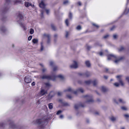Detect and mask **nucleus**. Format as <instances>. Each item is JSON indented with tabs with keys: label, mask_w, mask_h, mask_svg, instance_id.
Returning a JSON list of instances; mask_svg holds the SVG:
<instances>
[{
	"label": "nucleus",
	"mask_w": 129,
	"mask_h": 129,
	"mask_svg": "<svg viewBox=\"0 0 129 129\" xmlns=\"http://www.w3.org/2000/svg\"><path fill=\"white\" fill-rule=\"evenodd\" d=\"M85 82L86 84H88L90 83V81H86Z\"/></svg>",
	"instance_id": "393cba45"
},
{
	"label": "nucleus",
	"mask_w": 129,
	"mask_h": 129,
	"mask_svg": "<svg viewBox=\"0 0 129 129\" xmlns=\"http://www.w3.org/2000/svg\"><path fill=\"white\" fill-rule=\"evenodd\" d=\"M63 116L62 115H61L60 116V118H63Z\"/></svg>",
	"instance_id": "f704fd0d"
},
{
	"label": "nucleus",
	"mask_w": 129,
	"mask_h": 129,
	"mask_svg": "<svg viewBox=\"0 0 129 129\" xmlns=\"http://www.w3.org/2000/svg\"><path fill=\"white\" fill-rule=\"evenodd\" d=\"M129 12V9H126L124 12L125 14H127L128 12Z\"/></svg>",
	"instance_id": "a211bd4d"
},
{
	"label": "nucleus",
	"mask_w": 129,
	"mask_h": 129,
	"mask_svg": "<svg viewBox=\"0 0 129 129\" xmlns=\"http://www.w3.org/2000/svg\"><path fill=\"white\" fill-rule=\"evenodd\" d=\"M119 83L120 84H121V85L122 86H123L124 85V84L123 83V82H122V81L121 80H120L119 81Z\"/></svg>",
	"instance_id": "f8f14e48"
},
{
	"label": "nucleus",
	"mask_w": 129,
	"mask_h": 129,
	"mask_svg": "<svg viewBox=\"0 0 129 129\" xmlns=\"http://www.w3.org/2000/svg\"><path fill=\"white\" fill-rule=\"evenodd\" d=\"M102 54H103V53H102V52H100V55L101 56L102 55Z\"/></svg>",
	"instance_id": "e433bc0d"
},
{
	"label": "nucleus",
	"mask_w": 129,
	"mask_h": 129,
	"mask_svg": "<svg viewBox=\"0 0 129 129\" xmlns=\"http://www.w3.org/2000/svg\"><path fill=\"white\" fill-rule=\"evenodd\" d=\"M121 59H118V60H116L115 61V62L116 63H117L118 62H119L120 61Z\"/></svg>",
	"instance_id": "2eb2a0df"
},
{
	"label": "nucleus",
	"mask_w": 129,
	"mask_h": 129,
	"mask_svg": "<svg viewBox=\"0 0 129 129\" xmlns=\"http://www.w3.org/2000/svg\"><path fill=\"white\" fill-rule=\"evenodd\" d=\"M56 69V68H55L53 69V71H55V70Z\"/></svg>",
	"instance_id": "37998d69"
},
{
	"label": "nucleus",
	"mask_w": 129,
	"mask_h": 129,
	"mask_svg": "<svg viewBox=\"0 0 129 129\" xmlns=\"http://www.w3.org/2000/svg\"><path fill=\"white\" fill-rule=\"evenodd\" d=\"M113 37L114 39H115L117 38V36L116 35H113Z\"/></svg>",
	"instance_id": "b1692460"
},
{
	"label": "nucleus",
	"mask_w": 129,
	"mask_h": 129,
	"mask_svg": "<svg viewBox=\"0 0 129 129\" xmlns=\"http://www.w3.org/2000/svg\"><path fill=\"white\" fill-rule=\"evenodd\" d=\"M46 93V91H45L44 90H41V95H44Z\"/></svg>",
	"instance_id": "0eeeda50"
},
{
	"label": "nucleus",
	"mask_w": 129,
	"mask_h": 129,
	"mask_svg": "<svg viewBox=\"0 0 129 129\" xmlns=\"http://www.w3.org/2000/svg\"><path fill=\"white\" fill-rule=\"evenodd\" d=\"M68 33L67 32H66V37H68Z\"/></svg>",
	"instance_id": "c756f323"
},
{
	"label": "nucleus",
	"mask_w": 129,
	"mask_h": 129,
	"mask_svg": "<svg viewBox=\"0 0 129 129\" xmlns=\"http://www.w3.org/2000/svg\"><path fill=\"white\" fill-rule=\"evenodd\" d=\"M108 35H106L104 37V38H107L108 37Z\"/></svg>",
	"instance_id": "2f4dec72"
},
{
	"label": "nucleus",
	"mask_w": 129,
	"mask_h": 129,
	"mask_svg": "<svg viewBox=\"0 0 129 129\" xmlns=\"http://www.w3.org/2000/svg\"><path fill=\"white\" fill-rule=\"evenodd\" d=\"M25 6L26 7H28L30 6H31L32 7H33V6H34V5H31V4H29L28 2H25Z\"/></svg>",
	"instance_id": "39448f33"
},
{
	"label": "nucleus",
	"mask_w": 129,
	"mask_h": 129,
	"mask_svg": "<svg viewBox=\"0 0 129 129\" xmlns=\"http://www.w3.org/2000/svg\"><path fill=\"white\" fill-rule=\"evenodd\" d=\"M79 91L81 92H83V89H80Z\"/></svg>",
	"instance_id": "cd10ccee"
},
{
	"label": "nucleus",
	"mask_w": 129,
	"mask_h": 129,
	"mask_svg": "<svg viewBox=\"0 0 129 129\" xmlns=\"http://www.w3.org/2000/svg\"><path fill=\"white\" fill-rule=\"evenodd\" d=\"M110 119L112 121H115L116 119V118L113 116H112L110 118Z\"/></svg>",
	"instance_id": "9d476101"
},
{
	"label": "nucleus",
	"mask_w": 129,
	"mask_h": 129,
	"mask_svg": "<svg viewBox=\"0 0 129 129\" xmlns=\"http://www.w3.org/2000/svg\"><path fill=\"white\" fill-rule=\"evenodd\" d=\"M49 107L50 109H51L53 108V105L52 103H50L49 104Z\"/></svg>",
	"instance_id": "1a4fd4ad"
},
{
	"label": "nucleus",
	"mask_w": 129,
	"mask_h": 129,
	"mask_svg": "<svg viewBox=\"0 0 129 129\" xmlns=\"http://www.w3.org/2000/svg\"><path fill=\"white\" fill-rule=\"evenodd\" d=\"M39 6L40 7L42 8H44L45 6L43 1H42L41 3L39 4Z\"/></svg>",
	"instance_id": "20e7f679"
},
{
	"label": "nucleus",
	"mask_w": 129,
	"mask_h": 129,
	"mask_svg": "<svg viewBox=\"0 0 129 129\" xmlns=\"http://www.w3.org/2000/svg\"><path fill=\"white\" fill-rule=\"evenodd\" d=\"M78 4L79 6H81V3L80 2H78Z\"/></svg>",
	"instance_id": "473e14b6"
},
{
	"label": "nucleus",
	"mask_w": 129,
	"mask_h": 129,
	"mask_svg": "<svg viewBox=\"0 0 129 129\" xmlns=\"http://www.w3.org/2000/svg\"><path fill=\"white\" fill-rule=\"evenodd\" d=\"M61 94V93L60 92H59L58 93V95H60Z\"/></svg>",
	"instance_id": "4c0bfd02"
},
{
	"label": "nucleus",
	"mask_w": 129,
	"mask_h": 129,
	"mask_svg": "<svg viewBox=\"0 0 129 129\" xmlns=\"http://www.w3.org/2000/svg\"><path fill=\"white\" fill-rule=\"evenodd\" d=\"M68 3V1L65 2H64V4H65L67 3Z\"/></svg>",
	"instance_id": "a19ab883"
},
{
	"label": "nucleus",
	"mask_w": 129,
	"mask_h": 129,
	"mask_svg": "<svg viewBox=\"0 0 129 129\" xmlns=\"http://www.w3.org/2000/svg\"><path fill=\"white\" fill-rule=\"evenodd\" d=\"M121 129H124V128H122Z\"/></svg>",
	"instance_id": "3c124183"
},
{
	"label": "nucleus",
	"mask_w": 129,
	"mask_h": 129,
	"mask_svg": "<svg viewBox=\"0 0 129 129\" xmlns=\"http://www.w3.org/2000/svg\"><path fill=\"white\" fill-rule=\"evenodd\" d=\"M121 109L123 110H127V108L124 107H121Z\"/></svg>",
	"instance_id": "4468645a"
},
{
	"label": "nucleus",
	"mask_w": 129,
	"mask_h": 129,
	"mask_svg": "<svg viewBox=\"0 0 129 129\" xmlns=\"http://www.w3.org/2000/svg\"><path fill=\"white\" fill-rule=\"evenodd\" d=\"M58 77H59V78L62 79L63 78V76L62 75H60L58 76Z\"/></svg>",
	"instance_id": "6ab92c4d"
},
{
	"label": "nucleus",
	"mask_w": 129,
	"mask_h": 129,
	"mask_svg": "<svg viewBox=\"0 0 129 129\" xmlns=\"http://www.w3.org/2000/svg\"><path fill=\"white\" fill-rule=\"evenodd\" d=\"M78 66L77 62L74 61L73 63L70 66V67L72 68H77Z\"/></svg>",
	"instance_id": "f03ea898"
},
{
	"label": "nucleus",
	"mask_w": 129,
	"mask_h": 129,
	"mask_svg": "<svg viewBox=\"0 0 129 129\" xmlns=\"http://www.w3.org/2000/svg\"><path fill=\"white\" fill-rule=\"evenodd\" d=\"M46 12L47 13V14L49 12V10H46Z\"/></svg>",
	"instance_id": "72a5a7b5"
},
{
	"label": "nucleus",
	"mask_w": 129,
	"mask_h": 129,
	"mask_svg": "<svg viewBox=\"0 0 129 129\" xmlns=\"http://www.w3.org/2000/svg\"><path fill=\"white\" fill-rule=\"evenodd\" d=\"M65 23L67 26H68L69 25L68 21V19H66L65 21Z\"/></svg>",
	"instance_id": "aec40b11"
},
{
	"label": "nucleus",
	"mask_w": 129,
	"mask_h": 129,
	"mask_svg": "<svg viewBox=\"0 0 129 129\" xmlns=\"http://www.w3.org/2000/svg\"><path fill=\"white\" fill-rule=\"evenodd\" d=\"M31 77L29 76H26L24 79V81L27 83H29L31 82Z\"/></svg>",
	"instance_id": "f257e3e1"
},
{
	"label": "nucleus",
	"mask_w": 129,
	"mask_h": 129,
	"mask_svg": "<svg viewBox=\"0 0 129 129\" xmlns=\"http://www.w3.org/2000/svg\"><path fill=\"white\" fill-rule=\"evenodd\" d=\"M97 83V82L95 81H94L93 84L94 85H95Z\"/></svg>",
	"instance_id": "a878e982"
},
{
	"label": "nucleus",
	"mask_w": 129,
	"mask_h": 129,
	"mask_svg": "<svg viewBox=\"0 0 129 129\" xmlns=\"http://www.w3.org/2000/svg\"><path fill=\"white\" fill-rule=\"evenodd\" d=\"M122 100L121 99H119V101L120 102H122Z\"/></svg>",
	"instance_id": "58836bf2"
},
{
	"label": "nucleus",
	"mask_w": 129,
	"mask_h": 129,
	"mask_svg": "<svg viewBox=\"0 0 129 129\" xmlns=\"http://www.w3.org/2000/svg\"><path fill=\"white\" fill-rule=\"evenodd\" d=\"M41 120L40 119L38 120H37V123L38 124H39L40 123Z\"/></svg>",
	"instance_id": "412c9836"
},
{
	"label": "nucleus",
	"mask_w": 129,
	"mask_h": 129,
	"mask_svg": "<svg viewBox=\"0 0 129 129\" xmlns=\"http://www.w3.org/2000/svg\"><path fill=\"white\" fill-rule=\"evenodd\" d=\"M77 105H75V109H77Z\"/></svg>",
	"instance_id": "79ce46f5"
},
{
	"label": "nucleus",
	"mask_w": 129,
	"mask_h": 129,
	"mask_svg": "<svg viewBox=\"0 0 129 129\" xmlns=\"http://www.w3.org/2000/svg\"><path fill=\"white\" fill-rule=\"evenodd\" d=\"M43 49V47H42V48H41V50H42Z\"/></svg>",
	"instance_id": "49530a36"
},
{
	"label": "nucleus",
	"mask_w": 129,
	"mask_h": 129,
	"mask_svg": "<svg viewBox=\"0 0 129 129\" xmlns=\"http://www.w3.org/2000/svg\"><path fill=\"white\" fill-rule=\"evenodd\" d=\"M68 97L69 98H71V97L70 96H68Z\"/></svg>",
	"instance_id": "09e8293b"
},
{
	"label": "nucleus",
	"mask_w": 129,
	"mask_h": 129,
	"mask_svg": "<svg viewBox=\"0 0 129 129\" xmlns=\"http://www.w3.org/2000/svg\"><path fill=\"white\" fill-rule=\"evenodd\" d=\"M124 116L126 118H127L129 117V116L128 114H125L124 115Z\"/></svg>",
	"instance_id": "5701e85b"
},
{
	"label": "nucleus",
	"mask_w": 129,
	"mask_h": 129,
	"mask_svg": "<svg viewBox=\"0 0 129 129\" xmlns=\"http://www.w3.org/2000/svg\"><path fill=\"white\" fill-rule=\"evenodd\" d=\"M114 85L116 87H118L119 86V84L117 83H114Z\"/></svg>",
	"instance_id": "dca6fc26"
},
{
	"label": "nucleus",
	"mask_w": 129,
	"mask_h": 129,
	"mask_svg": "<svg viewBox=\"0 0 129 129\" xmlns=\"http://www.w3.org/2000/svg\"><path fill=\"white\" fill-rule=\"evenodd\" d=\"M38 42V40L37 39H34L32 40V42L34 44H37Z\"/></svg>",
	"instance_id": "423d86ee"
},
{
	"label": "nucleus",
	"mask_w": 129,
	"mask_h": 129,
	"mask_svg": "<svg viewBox=\"0 0 129 129\" xmlns=\"http://www.w3.org/2000/svg\"><path fill=\"white\" fill-rule=\"evenodd\" d=\"M85 63L86 66L87 67H90V63L89 61H86L85 62Z\"/></svg>",
	"instance_id": "6e6552de"
},
{
	"label": "nucleus",
	"mask_w": 129,
	"mask_h": 129,
	"mask_svg": "<svg viewBox=\"0 0 129 129\" xmlns=\"http://www.w3.org/2000/svg\"><path fill=\"white\" fill-rule=\"evenodd\" d=\"M48 85V84H46V85L47 86V85Z\"/></svg>",
	"instance_id": "8fccbe9b"
},
{
	"label": "nucleus",
	"mask_w": 129,
	"mask_h": 129,
	"mask_svg": "<svg viewBox=\"0 0 129 129\" xmlns=\"http://www.w3.org/2000/svg\"><path fill=\"white\" fill-rule=\"evenodd\" d=\"M126 80L128 82H129V78L128 77H127L126 78Z\"/></svg>",
	"instance_id": "bb28decb"
},
{
	"label": "nucleus",
	"mask_w": 129,
	"mask_h": 129,
	"mask_svg": "<svg viewBox=\"0 0 129 129\" xmlns=\"http://www.w3.org/2000/svg\"><path fill=\"white\" fill-rule=\"evenodd\" d=\"M35 85V82H33L31 83V85L32 86H34Z\"/></svg>",
	"instance_id": "c85d7f7f"
},
{
	"label": "nucleus",
	"mask_w": 129,
	"mask_h": 129,
	"mask_svg": "<svg viewBox=\"0 0 129 129\" xmlns=\"http://www.w3.org/2000/svg\"><path fill=\"white\" fill-rule=\"evenodd\" d=\"M104 78L106 79H107V77L106 76H104Z\"/></svg>",
	"instance_id": "de8ad7c7"
},
{
	"label": "nucleus",
	"mask_w": 129,
	"mask_h": 129,
	"mask_svg": "<svg viewBox=\"0 0 129 129\" xmlns=\"http://www.w3.org/2000/svg\"><path fill=\"white\" fill-rule=\"evenodd\" d=\"M121 77V76H117V77H116L117 78H119V77Z\"/></svg>",
	"instance_id": "ea45409f"
},
{
	"label": "nucleus",
	"mask_w": 129,
	"mask_h": 129,
	"mask_svg": "<svg viewBox=\"0 0 129 129\" xmlns=\"http://www.w3.org/2000/svg\"><path fill=\"white\" fill-rule=\"evenodd\" d=\"M72 16V14L71 13H70L69 14V17L71 18Z\"/></svg>",
	"instance_id": "c9c22d12"
},
{
	"label": "nucleus",
	"mask_w": 129,
	"mask_h": 129,
	"mask_svg": "<svg viewBox=\"0 0 129 129\" xmlns=\"http://www.w3.org/2000/svg\"><path fill=\"white\" fill-rule=\"evenodd\" d=\"M32 37L31 36H30L28 37V40L29 41H30L32 39Z\"/></svg>",
	"instance_id": "f3484780"
},
{
	"label": "nucleus",
	"mask_w": 129,
	"mask_h": 129,
	"mask_svg": "<svg viewBox=\"0 0 129 129\" xmlns=\"http://www.w3.org/2000/svg\"><path fill=\"white\" fill-rule=\"evenodd\" d=\"M61 112V111H60V110H59V111H58L57 113V115H58L59 114H60V113Z\"/></svg>",
	"instance_id": "4be33fe9"
},
{
	"label": "nucleus",
	"mask_w": 129,
	"mask_h": 129,
	"mask_svg": "<svg viewBox=\"0 0 129 129\" xmlns=\"http://www.w3.org/2000/svg\"><path fill=\"white\" fill-rule=\"evenodd\" d=\"M76 28L77 30H79L81 29V27L80 26H78Z\"/></svg>",
	"instance_id": "ddd939ff"
},
{
	"label": "nucleus",
	"mask_w": 129,
	"mask_h": 129,
	"mask_svg": "<svg viewBox=\"0 0 129 129\" xmlns=\"http://www.w3.org/2000/svg\"><path fill=\"white\" fill-rule=\"evenodd\" d=\"M93 25H94L97 28H98L99 27V26L98 25H96L95 24H93Z\"/></svg>",
	"instance_id": "7c9ffc66"
},
{
	"label": "nucleus",
	"mask_w": 129,
	"mask_h": 129,
	"mask_svg": "<svg viewBox=\"0 0 129 129\" xmlns=\"http://www.w3.org/2000/svg\"><path fill=\"white\" fill-rule=\"evenodd\" d=\"M108 59L110 60L111 59H114L116 58V57L110 54L108 56Z\"/></svg>",
	"instance_id": "7ed1b4c3"
},
{
	"label": "nucleus",
	"mask_w": 129,
	"mask_h": 129,
	"mask_svg": "<svg viewBox=\"0 0 129 129\" xmlns=\"http://www.w3.org/2000/svg\"><path fill=\"white\" fill-rule=\"evenodd\" d=\"M53 63V62H50V65H52Z\"/></svg>",
	"instance_id": "a18cd8bd"
},
{
	"label": "nucleus",
	"mask_w": 129,
	"mask_h": 129,
	"mask_svg": "<svg viewBox=\"0 0 129 129\" xmlns=\"http://www.w3.org/2000/svg\"><path fill=\"white\" fill-rule=\"evenodd\" d=\"M34 32V30L32 29L31 28L30 29V31H29V33L31 34H33Z\"/></svg>",
	"instance_id": "9b49d317"
},
{
	"label": "nucleus",
	"mask_w": 129,
	"mask_h": 129,
	"mask_svg": "<svg viewBox=\"0 0 129 129\" xmlns=\"http://www.w3.org/2000/svg\"><path fill=\"white\" fill-rule=\"evenodd\" d=\"M71 88H69L68 89V91H70L71 90Z\"/></svg>",
	"instance_id": "c03bdc74"
}]
</instances>
